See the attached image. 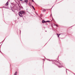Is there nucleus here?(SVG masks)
<instances>
[{
    "label": "nucleus",
    "instance_id": "obj_4",
    "mask_svg": "<svg viewBox=\"0 0 75 75\" xmlns=\"http://www.w3.org/2000/svg\"><path fill=\"white\" fill-rule=\"evenodd\" d=\"M17 72H16L15 74H14V75H17Z\"/></svg>",
    "mask_w": 75,
    "mask_h": 75
},
{
    "label": "nucleus",
    "instance_id": "obj_7",
    "mask_svg": "<svg viewBox=\"0 0 75 75\" xmlns=\"http://www.w3.org/2000/svg\"><path fill=\"white\" fill-rule=\"evenodd\" d=\"M32 7H33V8L34 9V10H35V8H34V6H32Z\"/></svg>",
    "mask_w": 75,
    "mask_h": 75
},
{
    "label": "nucleus",
    "instance_id": "obj_1",
    "mask_svg": "<svg viewBox=\"0 0 75 75\" xmlns=\"http://www.w3.org/2000/svg\"><path fill=\"white\" fill-rule=\"evenodd\" d=\"M25 14V11H22L19 13V16L21 17H23V15L22 14Z\"/></svg>",
    "mask_w": 75,
    "mask_h": 75
},
{
    "label": "nucleus",
    "instance_id": "obj_9",
    "mask_svg": "<svg viewBox=\"0 0 75 75\" xmlns=\"http://www.w3.org/2000/svg\"><path fill=\"white\" fill-rule=\"evenodd\" d=\"M47 22H50V21H46V23H47Z\"/></svg>",
    "mask_w": 75,
    "mask_h": 75
},
{
    "label": "nucleus",
    "instance_id": "obj_13",
    "mask_svg": "<svg viewBox=\"0 0 75 75\" xmlns=\"http://www.w3.org/2000/svg\"><path fill=\"white\" fill-rule=\"evenodd\" d=\"M20 1H23V0H20Z\"/></svg>",
    "mask_w": 75,
    "mask_h": 75
},
{
    "label": "nucleus",
    "instance_id": "obj_5",
    "mask_svg": "<svg viewBox=\"0 0 75 75\" xmlns=\"http://www.w3.org/2000/svg\"><path fill=\"white\" fill-rule=\"evenodd\" d=\"M24 1L25 2H26V3H27V2H28V0H26Z\"/></svg>",
    "mask_w": 75,
    "mask_h": 75
},
{
    "label": "nucleus",
    "instance_id": "obj_10",
    "mask_svg": "<svg viewBox=\"0 0 75 75\" xmlns=\"http://www.w3.org/2000/svg\"><path fill=\"white\" fill-rule=\"evenodd\" d=\"M56 25V26H57V27L58 26V25Z\"/></svg>",
    "mask_w": 75,
    "mask_h": 75
},
{
    "label": "nucleus",
    "instance_id": "obj_6",
    "mask_svg": "<svg viewBox=\"0 0 75 75\" xmlns=\"http://www.w3.org/2000/svg\"><path fill=\"white\" fill-rule=\"evenodd\" d=\"M57 35L58 37L59 38V35H58V33H57Z\"/></svg>",
    "mask_w": 75,
    "mask_h": 75
},
{
    "label": "nucleus",
    "instance_id": "obj_3",
    "mask_svg": "<svg viewBox=\"0 0 75 75\" xmlns=\"http://www.w3.org/2000/svg\"><path fill=\"white\" fill-rule=\"evenodd\" d=\"M8 2H7V3L6 4V6H8Z\"/></svg>",
    "mask_w": 75,
    "mask_h": 75
},
{
    "label": "nucleus",
    "instance_id": "obj_11",
    "mask_svg": "<svg viewBox=\"0 0 75 75\" xmlns=\"http://www.w3.org/2000/svg\"><path fill=\"white\" fill-rule=\"evenodd\" d=\"M32 0V1L33 2H34V0Z\"/></svg>",
    "mask_w": 75,
    "mask_h": 75
},
{
    "label": "nucleus",
    "instance_id": "obj_2",
    "mask_svg": "<svg viewBox=\"0 0 75 75\" xmlns=\"http://www.w3.org/2000/svg\"><path fill=\"white\" fill-rule=\"evenodd\" d=\"M42 23H46V21L43 20L42 21Z\"/></svg>",
    "mask_w": 75,
    "mask_h": 75
},
{
    "label": "nucleus",
    "instance_id": "obj_12",
    "mask_svg": "<svg viewBox=\"0 0 75 75\" xmlns=\"http://www.w3.org/2000/svg\"><path fill=\"white\" fill-rule=\"evenodd\" d=\"M61 34H59V35H61Z\"/></svg>",
    "mask_w": 75,
    "mask_h": 75
},
{
    "label": "nucleus",
    "instance_id": "obj_8",
    "mask_svg": "<svg viewBox=\"0 0 75 75\" xmlns=\"http://www.w3.org/2000/svg\"><path fill=\"white\" fill-rule=\"evenodd\" d=\"M46 11V10L45 9L43 10V12H45V11Z\"/></svg>",
    "mask_w": 75,
    "mask_h": 75
}]
</instances>
